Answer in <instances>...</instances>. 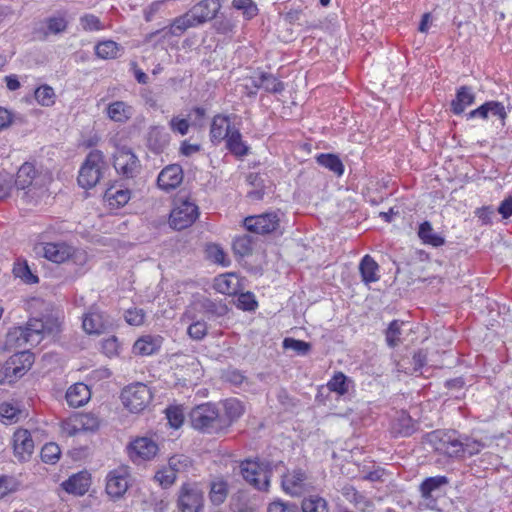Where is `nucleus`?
Instances as JSON below:
<instances>
[{
    "label": "nucleus",
    "mask_w": 512,
    "mask_h": 512,
    "mask_svg": "<svg viewBox=\"0 0 512 512\" xmlns=\"http://www.w3.org/2000/svg\"><path fill=\"white\" fill-rule=\"evenodd\" d=\"M427 443L440 455L449 458H462L478 454L485 443L464 437L460 439L456 431L435 430L427 434Z\"/></svg>",
    "instance_id": "f257e3e1"
},
{
    "label": "nucleus",
    "mask_w": 512,
    "mask_h": 512,
    "mask_svg": "<svg viewBox=\"0 0 512 512\" xmlns=\"http://www.w3.org/2000/svg\"><path fill=\"white\" fill-rule=\"evenodd\" d=\"M53 177L49 171L38 172L31 163H24L18 170L15 185L22 191L21 199L27 204H36L42 198Z\"/></svg>",
    "instance_id": "f03ea898"
},
{
    "label": "nucleus",
    "mask_w": 512,
    "mask_h": 512,
    "mask_svg": "<svg viewBox=\"0 0 512 512\" xmlns=\"http://www.w3.org/2000/svg\"><path fill=\"white\" fill-rule=\"evenodd\" d=\"M190 421L193 428L209 434H218L229 427V421L220 414L218 407L212 403L194 407L190 412Z\"/></svg>",
    "instance_id": "7ed1b4c3"
},
{
    "label": "nucleus",
    "mask_w": 512,
    "mask_h": 512,
    "mask_svg": "<svg viewBox=\"0 0 512 512\" xmlns=\"http://www.w3.org/2000/svg\"><path fill=\"white\" fill-rule=\"evenodd\" d=\"M51 332L52 330L47 328L42 320L31 319L25 327L12 328L7 334V341L19 348L26 344L36 346L43 340L46 333Z\"/></svg>",
    "instance_id": "20e7f679"
},
{
    "label": "nucleus",
    "mask_w": 512,
    "mask_h": 512,
    "mask_svg": "<svg viewBox=\"0 0 512 512\" xmlns=\"http://www.w3.org/2000/svg\"><path fill=\"white\" fill-rule=\"evenodd\" d=\"M106 168L107 164L103 153L99 150L91 151L80 168L79 185L85 189L94 187L103 177Z\"/></svg>",
    "instance_id": "39448f33"
},
{
    "label": "nucleus",
    "mask_w": 512,
    "mask_h": 512,
    "mask_svg": "<svg viewBox=\"0 0 512 512\" xmlns=\"http://www.w3.org/2000/svg\"><path fill=\"white\" fill-rule=\"evenodd\" d=\"M198 206L187 196H178L170 212L169 224L175 230L190 227L198 218Z\"/></svg>",
    "instance_id": "423d86ee"
},
{
    "label": "nucleus",
    "mask_w": 512,
    "mask_h": 512,
    "mask_svg": "<svg viewBox=\"0 0 512 512\" xmlns=\"http://www.w3.org/2000/svg\"><path fill=\"white\" fill-rule=\"evenodd\" d=\"M240 473L254 488L261 491L268 490L271 477L268 464L258 460H245L240 464Z\"/></svg>",
    "instance_id": "0eeeda50"
},
{
    "label": "nucleus",
    "mask_w": 512,
    "mask_h": 512,
    "mask_svg": "<svg viewBox=\"0 0 512 512\" xmlns=\"http://www.w3.org/2000/svg\"><path fill=\"white\" fill-rule=\"evenodd\" d=\"M123 405L132 413L143 411L152 400L150 388L143 383H134L123 389L121 393Z\"/></svg>",
    "instance_id": "6e6552de"
},
{
    "label": "nucleus",
    "mask_w": 512,
    "mask_h": 512,
    "mask_svg": "<svg viewBox=\"0 0 512 512\" xmlns=\"http://www.w3.org/2000/svg\"><path fill=\"white\" fill-rule=\"evenodd\" d=\"M130 470L127 466H119L106 476V493L113 500L122 498L130 486Z\"/></svg>",
    "instance_id": "1a4fd4ad"
},
{
    "label": "nucleus",
    "mask_w": 512,
    "mask_h": 512,
    "mask_svg": "<svg viewBox=\"0 0 512 512\" xmlns=\"http://www.w3.org/2000/svg\"><path fill=\"white\" fill-rule=\"evenodd\" d=\"M203 492L195 483H185L179 490V512H200L203 508Z\"/></svg>",
    "instance_id": "9d476101"
},
{
    "label": "nucleus",
    "mask_w": 512,
    "mask_h": 512,
    "mask_svg": "<svg viewBox=\"0 0 512 512\" xmlns=\"http://www.w3.org/2000/svg\"><path fill=\"white\" fill-rule=\"evenodd\" d=\"M32 364L33 356L27 351L11 356L5 364L2 365L3 372L7 374L6 383H12L22 377L31 368Z\"/></svg>",
    "instance_id": "9b49d317"
},
{
    "label": "nucleus",
    "mask_w": 512,
    "mask_h": 512,
    "mask_svg": "<svg viewBox=\"0 0 512 512\" xmlns=\"http://www.w3.org/2000/svg\"><path fill=\"white\" fill-rule=\"evenodd\" d=\"M116 171L127 178L134 177L139 171V160L136 155L125 147L117 149L114 154Z\"/></svg>",
    "instance_id": "f8f14e48"
},
{
    "label": "nucleus",
    "mask_w": 512,
    "mask_h": 512,
    "mask_svg": "<svg viewBox=\"0 0 512 512\" xmlns=\"http://www.w3.org/2000/svg\"><path fill=\"white\" fill-rule=\"evenodd\" d=\"M247 230L257 234H267L279 227V218L275 213H265L257 216H250L244 220Z\"/></svg>",
    "instance_id": "ddd939ff"
},
{
    "label": "nucleus",
    "mask_w": 512,
    "mask_h": 512,
    "mask_svg": "<svg viewBox=\"0 0 512 512\" xmlns=\"http://www.w3.org/2000/svg\"><path fill=\"white\" fill-rule=\"evenodd\" d=\"M76 253L77 250L66 242H48L42 245L43 256L54 263H64Z\"/></svg>",
    "instance_id": "4468645a"
},
{
    "label": "nucleus",
    "mask_w": 512,
    "mask_h": 512,
    "mask_svg": "<svg viewBox=\"0 0 512 512\" xmlns=\"http://www.w3.org/2000/svg\"><path fill=\"white\" fill-rule=\"evenodd\" d=\"M448 484V479L445 476H435L425 479L421 486L420 491L423 499V505L429 509H436V499L434 496L437 495L441 488Z\"/></svg>",
    "instance_id": "2eb2a0df"
},
{
    "label": "nucleus",
    "mask_w": 512,
    "mask_h": 512,
    "mask_svg": "<svg viewBox=\"0 0 512 512\" xmlns=\"http://www.w3.org/2000/svg\"><path fill=\"white\" fill-rule=\"evenodd\" d=\"M307 476L301 469L288 471L282 478L284 491L292 496H299L307 490Z\"/></svg>",
    "instance_id": "dca6fc26"
},
{
    "label": "nucleus",
    "mask_w": 512,
    "mask_h": 512,
    "mask_svg": "<svg viewBox=\"0 0 512 512\" xmlns=\"http://www.w3.org/2000/svg\"><path fill=\"white\" fill-rule=\"evenodd\" d=\"M183 181V170L180 165L171 164L166 166L158 175L157 184L163 191L176 189Z\"/></svg>",
    "instance_id": "f3484780"
},
{
    "label": "nucleus",
    "mask_w": 512,
    "mask_h": 512,
    "mask_svg": "<svg viewBox=\"0 0 512 512\" xmlns=\"http://www.w3.org/2000/svg\"><path fill=\"white\" fill-rule=\"evenodd\" d=\"M468 118H481V119H493L500 122L501 125L504 124V120L506 118L505 107L502 103L498 101H489L482 104L475 110H472L468 114Z\"/></svg>",
    "instance_id": "a211bd4d"
},
{
    "label": "nucleus",
    "mask_w": 512,
    "mask_h": 512,
    "mask_svg": "<svg viewBox=\"0 0 512 512\" xmlns=\"http://www.w3.org/2000/svg\"><path fill=\"white\" fill-rule=\"evenodd\" d=\"M91 485L90 474L82 471L70 476L61 486L69 494L82 496L88 492Z\"/></svg>",
    "instance_id": "6ab92c4d"
},
{
    "label": "nucleus",
    "mask_w": 512,
    "mask_h": 512,
    "mask_svg": "<svg viewBox=\"0 0 512 512\" xmlns=\"http://www.w3.org/2000/svg\"><path fill=\"white\" fill-rule=\"evenodd\" d=\"M13 447L19 460H26L33 453L34 442L26 429H19L13 435Z\"/></svg>",
    "instance_id": "aec40b11"
},
{
    "label": "nucleus",
    "mask_w": 512,
    "mask_h": 512,
    "mask_svg": "<svg viewBox=\"0 0 512 512\" xmlns=\"http://www.w3.org/2000/svg\"><path fill=\"white\" fill-rule=\"evenodd\" d=\"M162 343L159 335H143L135 341L132 351L138 356H151L159 351Z\"/></svg>",
    "instance_id": "412c9836"
},
{
    "label": "nucleus",
    "mask_w": 512,
    "mask_h": 512,
    "mask_svg": "<svg viewBox=\"0 0 512 512\" xmlns=\"http://www.w3.org/2000/svg\"><path fill=\"white\" fill-rule=\"evenodd\" d=\"M158 452V445L148 437L137 438L131 443V455L142 460L152 459Z\"/></svg>",
    "instance_id": "4be33fe9"
},
{
    "label": "nucleus",
    "mask_w": 512,
    "mask_h": 512,
    "mask_svg": "<svg viewBox=\"0 0 512 512\" xmlns=\"http://www.w3.org/2000/svg\"><path fill=\"white\" fill-rule=\"evenodd\" d=\"M220 9L221 3L219 0H202L191 8L201 25L212 20Z\"/></svg>",
    "instance_id": "5701e85b"
},
{
    "label": "nucleus",
    "mask_w": 512,
    "mask_h": 512,
    "mask_svg": "<svg viewBox=\"0 0 512 512\" xmlns=\"http://www.w3.org/2000/svg\"><path fill=\"white\" fill-rule=\"evenodd\" d=\"M134 114V108L124 101H114L106 108L107 117L117 123L128 122Z\"/></svg>",
    "instance_id": "b1692460"
},
{
    "label": "nucleus",
    "mask_w": 512,
    "mask_h": 512,
    "mask_svg": "<svg viewBox=\"0 0 512 512\" xmlns=\"http://www.w3.org/2000/svg\"><path fill=\"white\" fill-rule=\"evenodd\" d=\"M90 397V389L84 383H76L70 386L66 392V401L69 406L74 408L85 405Z\"/></svg>",
    "instance_id": "393cba45"
},
{
    "label": "nucleus",
    "mask_w": 512,
    "mask_h": 512,
    "mask_svg": "<svg viewBox=\"0 0 512 512\" xmlns=\"http://www.w3.org/2000/svg\"><path fill=\"white\" fill-rule=\"evenodd\" d=\"M233 130L234 128H231L230 119L228 116L216 115L213 118L210 128V137L212 142H221L222 140L226 139L230 135V132Z\"/></svg>",
    "instance_id": "a878e982"
},
{
    "label": "nucleus",
    "mask_w": 512,
    "mask_h": 512,
    "mask_svg": "<svg viewBox=\"0 0 512 512\" xmlns=\"http://www.w3.org/2000/svg\"><path fill=\"white\" fill-rule=\"evenodd\" d=\"M214 288L221 294L234 295L240 290V281L236 274L226 273L215 278Z\"/></svg>",
    "instance_id": "bb28decb"
},
{
    "label": "nucleus",
    "mask_w": 512,
    "mask_h": 512,
    "mask_svg": "<svg viewBox=\"0 0 512 512\" xmlns=\"http://www.w3.org/2000/svg\"><path fill=\"white\" fill-rule=\"evenodd\" d=\"M359 272L361 274L362 281L369 285L380 280L379 265L370 256L365 255L359 263Z\"/></svg>",
    "instance_id": "cd10ccee"
},
{
    "label": "nucleus",
    "mask_w": 512,
    "mask_h": 512,
    "mask_svg": "<svg viewBox=\"0 0 512 512\" xmlns=\"http://www.w3.org/2000/svg\"><path fill=\"white\" fill-rule=\"evenodd\" d=\"M417 235L424 245L437 248L445 244V237L435 232L429 221H424L419 225Z\"/></svg>",
    "instance_id": "c85d7f7f"
},
{
    "label": "nucleus",
    "mask_w": 512,
    "mask_h": 512,
    "mask_svg": "<svg viewBox=\"0 0 512 512\" xmlns=\"http://www.w3.org/2000/svg\"><path fill=\"white\" fill-rule=\"evenodd\" d=\"M201 24L195 18L194 13L190 9L183 15L176 17L169 26V33L173 36H180L189 28L200 26Z\"/></svg>",
    "instance_id": "c756f323"
},
{
    "label": "nucleus",
    "mask_w": 512,
    "mask_h": 512,
    "mask_svg": "<svg viewBox=\"0 0 512 512\" xmlns=\"http://www.w3.org/2000/svg\"><path fill=\"white\" fill-rule=\"evenodd\" d=\"M131 198V192L126 188L110 187L104 193V200L111 209L125 206Z\"/></svg>",
    "instance_id": "7c9ffc66"
},
{
    "label": "nucleus",
    "mask_w": 512,
    "mask_h": 512,
    "mask_svg": "<svg viewBox=\"0 0 512 512\" xmlns=\"http://www.w3.org/2000/svg\"><path fill=\"white\" fill-rule=\"evenodd\" d=\"M82 326L87 334H101L106 329V321L99 311L91 310L84 315Z\"/></svg>",
    "instance_id": "2f4dec72"
},
{
    "label": "nucleus",
    "mask_w": 512,
    "mask_h": 512,
    "mask_svg": "<svg viewBox=\"0 0 512 512\" xmlns=\"http://www.w3.org/2000/svg\"><path fill=\"white\" fill-rule=\"evenodd\" d=\"M346 500L352 503L361 512H372L375 508L374 502L359 493L354 487L349 486L343 489Z\"/></svg>",
    "instance_id": "473e14b6"
},
{
    "label": "nucleus",
    "mask_w": 512,
    "mask_h": 512,
    "mask_svg": "<svg viewBox=\"0 0 512 512\" xmlns=\"http://www.w3.org/2000/svg\"><path fill=\"white\" fill-rule=\"evenodd\" d=\"M147 141L154 151L160 152L168 145L170 136L163 126H152L149 129Z\"/></svg>",
    "instance_id": "72a5a7b5"
},
{
    "label": "nucleus",
    "mask_w": 512,
    "mask_h": 512,
    "mask_svg": "<svg viewBox=\"0 0 512 512\" xmlns=\"http://www.w3.org/2000/svg\"><path fill=\"white\" fill-rule=\"evenodd\" d=\"M475 100V95L470 87L462 86L457 90L456 98L452 101L451 107L455 114H461Z\"/></svg>",
    "instance_id": "f704fd0d"
},
{
    "label": "nucleus",
    "mask_w": 512,
    "mask_h": 512,
    "mask_svg": "<svg viewBox=\"0 0 512 512\" xmlns=\"http://www.w3.org/2000/svg\"><path fill=\"white\" fill-rule=\"evenodd\" d=\"M205 295L197 294L193 296L191 303L186 307L181 316V321L188 323L194 321L199 315H205Z\"/></svg>",
    "instance_id": "c9c22d12"
},
{
    "label": "nucleus",
    "mask_w": 512,
    "mask_h": 512,
    "mask_svg": "<svg viewBox=\"0 0 512 512\" xmlns=\"http://www.w3.org/2000/svg\"><path fill=\"white\" fill-rule=\"evenodd\" d=\"M391 429L396 436L407 437L415 431V424L407 413L401 412L394 420Z\"/></svg>",
    "instance_id": "e433bc0d"
},
{
    "label": "nucleus",
    "mask_w": 512,
    "mask_h": 512,
    "mask_svg": "<svg viewBox=\"0 0 512 512\" xmlns=\"http://www.w3.org/2000/svg\"><path fill=\"white\" fill-rule=\"evenodd\" d=\"M226 145L229 151L237 157L248 154L249 147L242 140V135L238 129H234L230 132V135L226 138Z\"/></svg>",
    "instance_id": "4c0bfd02"
},
{
    "label": "nucleus",
    "mask_w": 512,
    "mask_h": 512,
    "mask_svg": "<svg viewBox=\"0 0 512 512\" xmlns=\"http://www.w3.org/2000/svg\"><path fill=\"white\" fill-rule=\"evenodd\" d=\"M316 160L319 165L330 170L337 176H341L344 173V165L341 159L335 154L322 153L317 156Z\"/></svg>",
    "instance_id": "58836bf2"
},
{
    "label": "nucleus",
    "mask_w": 512,
    "mask_h": 512,
    "mask_svg": "<svg viewBox=\"0 0 512 512\" xmlns=\"http://www.w3.org/2000/svg\"><path fill=\"white\" fill-rule=\"evenodd\" d=\"M256 88H263L267 92L279 93L283 91L284 85L271 74L262 73L257 80L253 81Z\"/></svg>",
    "instance_id": "ea45409f"
},
{
    "label": "nucleus",
    "mask_w": 512,
    "mask_h": 512,
    "mask_svg": "<svg viewBox=\"0 0 512 512\" xmlns=\"http://www.w3.org/2000/svg\"><path fill=\"white\" fill-rule=\"evenodd\" d=\"M120 50L119 45L112 40L101 41L95 46V53L101 59L116 58Z\"/></svg>",
    "instance_id": "a19ab883"
},
{
    "label": "nucleus",
    "mask_w": 512,
    "mask_h": 512,
    "mask_svg": "<svg viewBox=\"0 0 512 512\" xmlns=\"http://www.w3.org/2000/svg\"><path fill=\"white\" fill-rule=\"evenodd\" d=\"M13 274L26 284L38 283V277L31 271L26 261H17L13 266Z\"/></svg>",
    "instance_id": "79ce46f5"
},
{
    "label": "nucleus",
    "mask_w": 512,
    "mask_h": 512,
    "mask_svg": "<svg viewBox=\"0 0 512 512\" xmlns=\"http://www.w3.org/2000/svg\"><path fill=\"white\" fill-rule=\"evenodd\" d=\"M225 414L222 415L229 421V426L244 413V407L238 399H227L224 402Z\"/></svg>",
    "instance_id": "37998d69"
},
{
    "label": "nucleus",
    "mask_w": 512,
    "mask_h": 512,
    "mask_svg": "<svg viewBox=\"0 0 512 512\" xmlns=\"http://www.w3.org/2000/svg\"><path fill=\"white\" fill-rule=\"evenodd\" d=\"M35 100L43 107H51L55 104V92L49 85H41L34 92Z\"/></svg>",
    "instance_id": "c03bdc74"
},
{
    "label": "nucleus",
    "mask_w": 512,
    "mask_h": 512,
    "mask_svg": "<svg viewBox=\"0 0 512 512\" xmlns=\"http://www.w3.org/2000/svg\"><path fill=\"white\" fill-rule=\"evenodd\" d=\"M228 495L227 483L222 479H217L211 483L210 500L216 505L222 504Z\"/></svg>",
    "instance_id": "a18cd8bd"
},
{
    "label": "nucleus",
    "mask_w": 512,
    "mask_h": 512,
    "mask_svg": "<svg viewBox=\"0 0 512 512\" xmlns=\"http://www.w3.org/2000/svg\"><path fill=\"white\" fill-rule=\"evenodd\" d=\"M303 512H328L327 502L319 496H310L302 502Z\"/></svg>",
    "instance_id": "49530a36"
},
{
    "label": "nucleus",
    "mask_w": 512,
    "mask_h": 512,
    "mask_svg": "<svg viewBox=\"0 0 512 512\" xmlns=\"http://www.w3.org/2000/svg\"><path fill=\"white\" fill-rule=\"evenodd\" d=\"M46 29L44 31V35H56L66 30L67 21L62 16H54L47 18L45 21Z\"/></svg>",
    "instance_id": "de8ad7c7"
},
{
    "label": "nucleus",
    "mask_w": 512,
    "mask_h": 512,
    "mask_svg": "<svg viewBox=\"0 0 512 512\" xmlns=\"http://www.w3.org/2000/svg\"><path fill=\"white\" fill-rule=\"evenodd\" d=\"M191 323L187 327L188 336L195 341H201L208 333V327L206 322L198 319L190 321Z\"/></svg>",
    "instance_id": "09e8293b"
},
{
    "label": "nucleus",
    "mask_w": 512,
    "mask_h": 512,
    "mask_svg": "<svg viewBox=\"0 0 512 512\" xmlns=\"http://www.w3.org/2000/svg\"><path fill=\"white\" fill-rule=\"evenodd\" d=\"M61 432L69 437L75 436L83 432L77 414L72 415L71 417L61 422Z\"/></svg>",
    "instance_id": "8fccbe9b"
},
{
    "label": "nucleus",
    "mask_w": 512,
    "mask_h": 512,
    "mask_svg": "<svg viewBox=\"0 0 512 512\" xmlns=\"http://www.w3.org/2000/svg\"><path fill=\"white\" fill-rule=\"evenodd\" d=\"M206 254H207L208 259H210L214 263L220 264L225 267L230 264V261L227 258L226 253L217 244L208 245L206 248Z\"/></svg>",
    "instance_id": "3c124183"
},
{
    "label": "nucleus",
    "mask_w": 512,
    "mask_h": 512,
    "mask_svg": "<svg viewBox=\"0 0 512 512\" xmlns=\"http://www.w3.org/2000/svg\"><path fill=\"white\" fill-rule=\"evenodd\" d=\"M205 316L207 317H221L224 316L228 308L220 301H213L205 296Z\"/></svg>",
    "instance_id": "603ef678"
},
{
    "label": "nucleus",
    "mask_w": 512,
    "mask_h": 512,
    "mask_svg": "<svg viewBox=\"0 0 512 512\" xmlns=\"http://www.w3.org/2000/svg\"><path fill=\"white\" fill-rule=\"evenodd\" d=\"M61 450L56 443H47L41 450V459L45 463L54 464L60 458Z\"/></svg>",
    "instance_id": "864d4df0"
},
{
    "label": "nucleus",
    "mask_w": 512,
    "mask_h": 512,
    "mask_svg": "<svg viewBox=\"0 0 512 512\" xmlns=\"http://www.w3.org/2000/svg\"><path fill=\"white\" fill-rule=\"evenodd\" d=\"M192 462L189 457L185 455H174L168 461V467L177 475L180 472L186 471L191 467Z\"/></svg>",
    "instance_id": "5fc2aeb1"
},
{
    "label": "nucleus",
    "mask_w": 512,
    "mask_h": 512,
    "mask_svg": "<svg viewBox=\"0 0 512 512\" xmlns=\"http://www.w3.org/2000/svg\"><path fill=\"white\" fill-rule=\"evenodd\" d=\"M283 347L296 352L297 355H306L311 349V345L308 342L297 340L294 338H285L283 341Z\"/></svg>",
    "instance_id": "6e6d98bb"
},
{
    "label": "nucleus",
    "mask_w": 512,
    "mask_h": 512,
    "mask_svg": "<svg viewBox=\"0 0 512 512\" xmlns=\"http://www.w3.org/2000/svg\"><path fill=\"white\" fill-rule=\"evenodd\" d=\"M232 247L236 254L248 255L252 251V240L248 235L238 236L234 239Z\"/></svg>",
    "instance_id": "4d7b16f0"
},
{
    "label": "nucleus",
    "mask_w": 512,
    "mask_h": 512,
    "mask_svg": "<svg viewBox=\"0 0 512 512\" xmlns=\"http://www.w3.org/2000/svg\"><path fill=\"white\" fill-rule=\"evenodd\" d=\"M235 9L242 10L247 19H251L258 14V7L252 0H232Z\"/></svg>",
    "instance_id": "13d9d810"
},
{
    "label": "nucleus",
    "mask_w": 512,
    "mask_h": 512,
    "mask_svg": "<svg viewBox=\"0 0 512 512\" xmlns=\"http://www.w3.org/2000/svg\"><path fill=\"white\" fill-rule=\"evenodd\" d=\"M327 386L330 391L344 395L348 391L347 377L343 373L339 372L333 376Z\"/></svg>",
    "instance_id": "bf43d9fd"
},
{
    "label": "nucleus",
    "mask_w": 512,
    "mask_h": 512,
    "mask_svg": "<svg viewBox=\"0 0 512 512\" xmlns=\"http://www.w3.org/2000/svg\"><path fill=\"white\" fill-rule=\"evenodd\" d=\"M402 322L394 320L390 323L386 331V341L390 347H395L400 342Z\"/></svg>",
    "instance_id": "052dcab7"
},
{
    "label": "nucleus",
    "mask_w": 512,
    "mask_h": 512,
    "mask_svg": "<svg viewBox=\"0 0 512 512\" xmlns=\"http://www.w3.org/2000/svg\"><path fill=\"white\" fill-rule=\"evenodd\" d=\"M177 475L167 466L155 474V479L164 488L170 487L176 480Z\"/></svg>",
    "instance_id": "680f3d73"
},
{
    "label": "nucleus",
    "mask_w": 512,
    "mask_h": 512,
    "mask_svg": "<svg viewBox=\"0 0 512 512\" xmlns=\"http://www.w3.org/2000/svg\"><path fill=\"white\" fill-rule=\"evenodd\" d=\"M83 432L94 431L99 427V420L96 416L90 413H78L77 414Z\"/></svg>",
    "instance_id": "e2e57ef3"
},
{
    "label": "nucleus",
    "mask_w": 512,
    "mask_h": 512,
    "mask_svg": "<svg viewBox=\"0 0 512 512\" xmlns=\"http://www.w3.org/2000/svg\"><path fill=\"white\" fill-rule=\"evenodd\" d=\"M168 423L171 427L177 429L184 422V414L179 407H170L166 410Z\"/></svg>",
    "instance_id": "0e129e2a"
},
{
    "label": "nucleus",
    "mask_w": 512,
    "mask_h": 512,
    "mask_svg": "<svg viewBox=\"0 0 512 512\" xmlns=\"http://www.w3.org/2000/svg\"><path fill=\"white\" fill-rule=\"evenodd\" d=\"M18 489V482L10 476H0V499Z\"/></svg>",
    "instance_id": "69168bd1"
},
{
    "label": "nucleus",
    "mask_w": 512,
    "mask_h": 512,
    "mask_svg": "<svg viewBox=\"0 0 512 512\" xmlns=\"http://www.w3.org/2000/svg\"><path fill=\"white\" fill-rule=\"evenodd\" d=\"M169 127L172 132L178 133V134L184 136L189 131L190 123L185 118H180L178 116H175L169 121Z\"/></svg>",
    "instance_id": "338daca9"
},
{
    "label": "nucleus",
    "mask_w": 512,
    "mask_h": 512,
    "mask_svg": "<svg viewBox=\"0 0 512 512\" xmlns=\"http://www.w3.org/2000/svg\"><path fill=\"white\" fill-rule=\"evenodd\" d=\"M20 410L11 403H2L0 405V417L9 423L16 421Z\"/></svg>",
    "instance_id": "774afa93"
}]
</instances>
